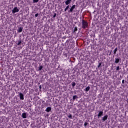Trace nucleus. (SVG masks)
I'll use <instances>...</instances> for the list:
<instances>
[{
  "label": "nucleus",
  "instance_id": "1",
  "mask_svg": "<svg viewBox=\"0 0 128 128\" xmlns=\"http://www.w3.org/2000/svg\"><path fill=\"white\" fill-rule=\"evenodd\" d=\"M88 24L84 20H82V28H86Z\"/></svg>",
  "mask_w": 128,
  "mask_h": 128
},
{
  "label": "nucleus",
  "instance_id": "2",
  "mask_svg": "<svg viewBox=\"0 0 128 128\" xmlns=\"http://www.w3.org/2000/svg\"><path fill=\"white\" fill-rule=\"evenodd\" d=\"M18 96H20V100H24V94L20 92H18Z\"/></svg>",
  "mask_w": 128,
  "mask_h": 128
},
{
  "label": "nucleus",
  "instance_id": "3",
  "mask_svg": "<svg viewBox=\"0 0 128 128\" xmlns=\"http://www.w3.org/2000/svg\"><path fill=\"white\" fill-rule=\"evenodd\" d=\"M12 12L14 14L16 12H20V10L18 8V7H15L12 10Z\"/></svg>",
  "mask_w": 128,
  "mask_h": 128
},
{
  "label": "nucleus",
  "instance_id": "4",
  "mask_svg": "<svg viewBox=\"0 0 128 128\" xmlns=\"http://www.w3.org/2000/svg\"><path fill=\"white\" fill-rule=\"evenodd\" d=\"M18 28L17 30V31L18 32H22V30H24V27L22 26H20H20H18Z\"/></svg>",
  "mask_w": 128,
  "mask_h": 128
},
{
  "label": "nucleus",
  "instance_id": "5",
  "mask_svg": "<svg viewBox=\"0 0 128 128\" xmlns=\"http://www.w3.org/2000/svg\"><path fill=\"white\" fill-rule=\"evenodd\" d=\"M76 8V5H73L70 8V10H68V12H72Z\"/></svg>",
  "mask_w": 128,
  "mask_h": 128
},
{
  "label": "nucleus",
  "instance_id": "6",
  "mask_svg": "<svg viewBox=\"0 0 128 128\" xmlns=\"http://www.w3.org/2000/svg\"><path fill=\"white\" fill-rule=\"evenodd\" d=\"M122 62V59L120 58H115V64H118L119 62Z\"/></svg>",
  "mask_w": 128,
  "mask_h": 128
},
{
  "label": "nucleus",
  "instance_id": "7",
  "mask_svg": "<svg viewBox=\"0 0 128 128\" xmlns=\"http://www.w3.org/2000/svg\"><path fill=\"white\" fill-rule=\"evenodd\" d=\"M102 116H104V112L102 111H100L98 115V118H100Z\"/></svg>",
  "mask_w": 128,
  "mask_h": 128
},
{
  "label": "nucleus",
  "instance_id": "8",
  "mask_svg": "<svg viewBox=\"0 0 128 128\" xmlns=\"http://www.w3.org/2000/svg\"><path fill=\"white\" fill-rule=\"evenodd\" d=\"M108 114L104 116L102 118V122H106V120H108Z\"/></svg>",
  "mask_w": 128,
  "mask_h": 128
},
{
  "label": "nucleus",
  "instance_id": "9",
  "mask_svg": "<svg viewBox=\"0 0 128 128\" xmlns=\"http://www.w3.org/2000/svg\"><path fill=\"white\" fill-rule=\"evenodd\" d=\"M44 68V66H42V64H39V66L38 67V71H40V70H42V68Z\"/></svg>",
  "mask_w": 128,
  "mask_h": 128
},
{
  "label": "nucleus",
  "instance_id": "10",
  "mask_svg": "<svg viewBox=\"0 0 128 128\" xmlns=\"http://www.w3.org/2000/svg\"><path fill=\"white\" fill-rule=\"evenodd\" d=\"M22 118H28L26 112H24L22 114Z\"/></svg>",
  "mask_w": 128,
  "mask_h": 128
},
{
  "label": "nucleus",
  "instance_id": "11",
  "mask_svg": "<svg viewBox=\"0 0 128 128\" xmlns=\"http://www.w3.org/2000/svg\"><path fill=\"white\" fill-rule=\"evenodd\" d=\"M45 110L47 112H50V110H52V108L51 107H47Z\"/></svg>",
  "mask_w": 128,
  "mask_h": 128
},
{
  "label": "nucleus",
  "instance_id": "12",
  "mask_svg": "<svg viewBox=\"0 0 128 128\" xmlns=\"http://www.w3.org/2000/svg\"><path fill=\"white\" fill-rule=\"evenodd\" d=\"M72 0H67L65 2V3L66 6H68V4H70Z\"/></svg>",
  "mask_w": 128,
  "mask_h": 128
},
{
  "label": "nucleus",
  "instance_id": "13",
  "mask_svg": "<svg viewBox=\"0 0 128 128\" xmlns=\"http://www.w3.org/2000/svg\"><path fill=\"white\" fill-rule=\"evenodd\" d=\"M22 39L20 38V40L18 41V43H16V44H17V46H20V44H22Z\"/></svg>",
  "mask_w": 128,
  "mask_h": 128
},
{
  "label": "nucleus",
  "instance_id": "14",
  "mask_svg": "<svg viewBox=\"0 0 128 128\" xmlns=\"http://www.w3.org/2000/svg\"><path fill=\"white\" fill-rule=\"evenodd\" d=\"M98 68H100V66H102V61L99 60L98 62Z\"/></svg>",
  "mask_w": 128,
  "mask_h": 128
},
{
  "label": "nucleus",
  "instance_id": "15",
  "mask_svg": "<svg viewBox=\"0 0 128 128\" xmlns=\"http://www.w3.org/2000/svg\"><path fill=\"white\" fill-rule=\"evenodd\" d=\"M90 90V86H88V87H86V89L84 90L85 92H88V90Z\"/></svg>",
  "mask_w": 128,
  "mask_h": 128
},
{
  "label": "nucleus",
  "instance_id": "16",
  "mask_svg": "<svg viewBox=\"0 0 128 128\" xmlns=\"http://www.w3.org/2000/svg\"><path fill=\"white\" fill-rule=\"evenodd\" d=\"M77 98H78V96H76V95L72 97L73 100H76Z\"/></svg>",
  "mask_w": 128,
  "mask_h": 128
},
{
  "label": "nucleus",
  "instance_id": "17",
  "mask_svg": "<svg viewBox=\"0 0 128 128\" xmlns=\"http://www.w3.org/2000/svg\"><path fill=\"white\" fill-rule=\"evenodd\" d=\"M89 126L88 123L86 122H84V128H86V126Z\"/></svg>",
  "mask_w": 128,
  "mask_h": 128
},
{
  "label": "nucleus",
  "instance_id": "18",
  "mask_svg": "<svg viewBox=\"0 0 128 128\" xmlns=\"http://www.w3.org/2000/svg\"><path fill=\"white\" fill-rule=\"evenodd\" d=\"M76 84L74 82H72V86L73 88H74V86H76Z\"/></svg>",
  "mask_w": 128,
  "mask_h": 128
},
{
  "label": "nucleus",
  "instance_id": "19",
  "mask_svg": "<svg viewBox=\"0 0 128 128\" xmlns=\"http://www.w3.org/2000/svg\"><path fill=\"white\" fill-rule=\"evenodd\" d=\"M118 52V48H116L114 50V54H116V52Z\"/></svg>",
  "mask_w": 128,
  "mask_h": 128
},
{
  "label": "nucleus",
  "instance_id": "20",
  "mask_svg": "<svg viewBox=\"0 0 128 128\" xmlns=\"http://www.w3.org/2000/svg\"><path fill=\"white\" fill-rule=\"evenodd\" d=\"M70 8V5H68V6H66V7L64 9V12H66V10H68Z\"/></svg>",
  "mask_w": 128,
  "mask_h": 128
},
{
  "label": "nucleus",
  "instance_id": "21",
  "mask_svg": "<svg viewBox=\"0 0 128 128\" xmlns=\"http://www.w3.org/2000/svg\"><path fill=\"white\" fill-rule=\"evenodd\" d=\"M78 32V27H76V26H75L74 28V32Z\"/></svg>",
  "mask_w": 128,
  "mask_h": 128
},
{
  "label": "nucleus",
  "instance_id": "22",
  "mask_svg": "<svg viewBox=\"0 0 128 128\" xmlns=\"http://www.w3.org/2000/svg\"><path fill=\"white\" fill-rule=\"evenodd\" d=\"M33 0V4H36V2H38V1L40 0Z\"/></svg>",
  "mask_w": 128,
  "mask_h": 128
},
{
  "label": "nucleus",
  "instance_id": "23",
  "mask_svg": "<svg viewBox=\"0 0 128 128\" xmlns=\"http://www.w3.org/2000/svg\"><path fill=\"white\" fill-rule=\"evenodd\" d=\"M72 114H70L69 116H68V117L69 118H72Z\"/></svg>",
  "mask_w": 128,
  "mask_h": 128
},
{
  "label": "nucleus",
  "instance_id": "24",
  "mask_svg": "<svg viewBox=\"0 0 128 128\" xmlns=\"http://www.w3.org/2000/svg\"><path fill=\"white\" fill-rule=\"evenodd\" d=\"M116 70H120V67H119V66H118L116 67Z\"/></svg>",
  "mask_w": 128,
  "mask_h": 128
},
{
  "label": "nucleus",
  "instance_id": "25",
  "mask_svg": "<svg viewBox=\"0 0 128 128\" xmlns=\"http://www.w3.org/2000/svg\"><path fill=\"white\" fill-rule=\"evenodd\" d=\"M56 13H54V15L53 16V18H56Z\"/></svg>",
  "mask_w": 128,
  "mask_h": 128
},
{
  "label": "nucleus",
  "instance_id": "26",
  "mask_svg": "<svg viewBox=\"0 0 128 128\" xmlns=\"http://www.w3.org/2000/svg\"><path fill=\"white\" fill-rule=\"evenodd\" d=\"M35 16H36V18H38V14H35Z\"/></svg>",
  "mask_w": 128,
  "mask_h": 128
},
{
  "label": "nucleus",
  "instance_id": "27",
  "mask_svg": "<svg viewBox=\"0 0 128 128\" xmlns=\"http://www.w3.org/2000/svg\"><path fill=\"white\" fill-rule=\"evenodd\" d=\"M39 88H40V90H42V85H40L39 86Z\"/></svg>",
  "mask_w": 128,
  "mask_h": 128
},
{
  "label": "nucleus",
  "instance_id": "28",
  "mask_svg": "<svg viewBox=\"0 0 128 128\" xmlns=\"http://www.w3.org/2000/svg\"><path fill=\"white\" fill-rule=\"evenodd\" d=\"M122 84H124V80H122Z\"/></svg>",
  "mask_w": 128,
  "mask_h": 128
},
{
  "label": "nucleus",
  "instance_id": "29",
  "mask_svg": "<svg viewBox=\"0 0 128 128\" xmlns=\"http://www.w3.org/2000/svg\"><path fill=\"white\" fill-rule=\"evenodd\" d=\"M77 74V76H78V74H80V72H78L77 74Z\"/></svg>",
  "mask_w": 128,
  "mask_h": 128
},
{
  "label": "nucleus",
  "instance_id": "30",
  "mask_svg": "<svg viewBox=\"0 0 128 128\" xmlns=\"http://www.w3.org/2000/svg\"><path fill=\"white\" fill-rule=\"evenodd\" d=\"M112 50H111L110 52V54H112Z\"/></svg>",
  "mask_w": 128,
  "mask_h": 128
},
{
  "label": "nucleus",
  "instance_id": "31",
  "mask_svg": "<svg viewBox=\"0 0 128 128\" xmlns=\"http://www.w3.org/2000/svg\"><path fill=\"white\" fill-rule=\"evenodd\" d=\"M16 36V33H15Z\"/></svg>",
  "mask_w": 128,
  "mask_h": 128
},
{
  "label": "nucleus",
  "instance_id": "32",
  "mask_svg": "<svg viewBox=\"0 0 128 128\" xmlns=\"http://www.w3.org/2000/svg\"><path fill=\"white\" fill-rule=\"evenodd\" d=\"M127 100H128V99H127Z\"/></svg>",
  "mask_w": 128,
  "mask_h": 128
}]
</instances>
